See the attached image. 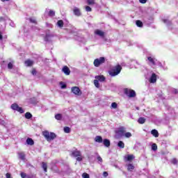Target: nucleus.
<instances>
[{
  "label": "nucleus",
  "mask_w": 178,
  "mask_h": 178,
  "mask_svg": "<svg viewBox=\"0 0 178 178\" xmlns=\"http://www.w3.org/2000/svg\"><path fill=\"white\" fill-rule=\"evenodd\" d=\"M83 178H90V175H88L87 172H84L82 174Z\"/></svg>",
  "instance_id": "f704fd0d"
},
{
  "label": "nucleus",
  "mask_w": 178,
  "mask_h": 178,
  "mask_svg": "<svg viewBox=\"0 0 178 178\" xmlns=\"http://www.w3.org/2000/svg\"><path fill=\"white\" fill-rule=\"evenodd\" d=\"M126 161H133L134 159V155L133 154H128L124 156Z\"/></svg>",
  "instance_id": "4468645a"
},
{
  "label": "nucleus",
  "mask_w": 178,
  "mask_h": 178,
  "mask_svg": "<svg viewBox=\"0 0 178 178\" xmlns=\"http://www.w3.org/2000/svg\"><path fill=\"white\" fill-rule=\"evenodd\" d=\"M42 167L44 172H47V165L45 163H42Z\"/></svg>",
  "instance_id": "c756f323"
},
{
  "label": "nucleus",
  "mask_w": 178,
  "mask_h": 178,
  "mask_svg": "<svg viewBox=\"0 0 178 178\" xmlns=\"http://www.w3.org/2000/svg\"><path fill=\"white\" fill-rule=\"evenodd\" d=\"M136 26H138V27H143V22L140 20H137L136 21Z\"/></svg>",
  "instance_id": "7c9ffc66"
},
{
  "label": "nucleus",
  "mask_w": 178,
  "mask_h": 178,
  "mask_svg": "<svg viewBox=\"0 0 178 178\" xmlns=\"http://www.w3.org/2000/svg\"><path fill=\"white\" fill-rule=\"evenodd\" d=\"M29 20L31 23H36L35 19L34 18H30Z\"/></svg>",
  "instance_id": "37998d69"
},
{
  "label": "nucleus",
  "mask_w": 178,
  "mask_h": 178,
  "mask_svg": "<svg viewBox=\"0 0 178 178\" xmlns=\"http://www.w3.org/2000/svg\"><path fill=\"white\" fill-rule=\"evenodd\" d=\"M95 34L96 35H99V37H104V35H105V33L99 29L95 30Z\"/></svg>",
  "instance_id": "9b49d317"
},
{
  "label": "nucleus",
  "mask_w": 178,
  "mask_h": 178,
  "mask_svg": "<svg viewBox=\"0 0 178 178\" xmlns=\"http://www.w3.org/2000/svg\"><path fill=\"white\" fill-rule=\"evenodd\" d=\"M111 107L113 108V109H116V108H118V104H116V102H113L111 104Z\"/></svg>",
  "instance_id": "c9c22d12"
},
{
  "label": "nucleus",
  "mask_w": 178,
  "mask_h": 178,
  "mask_svg": "<svg viewBox=\"0 0 178 178\" xmlns=\"http://www.w3.org/2000/svg\"><path fill=\"white\" fill-rule=\"evenodd\" d=\"M26 144H28V145H34V140L29 138L26 139Z\"/></svg>",
  "instance_id": "412c9836"
},
{
  "label": "nucleus",
  "mask_w": 178,
  "mask_h": 178,
  "mask_svg": "<svg viewBox=\"0 0 178 178\" xmlns=\"http://www.w3.org/2000/svg\"><path fill=\"white\" fill-rule=\"evenodd\" d=\"M127 166V170L129 172H133V170H134V165L133 164L129 163Z\"/></svg>",
  "instance_id": "f3484780"
},
{
  "label": "nucleus",
  "mask_w": 178,
  "mask_h": 178,
  "mask_svg": "<svg viewBox=\"0 0 178 178\" xmlns=\"http://www.w3.org/2000/svg\"><path fill=\"white\" fill-rule=\"evenodd\" d=\"M42 135L44 138H46L47 141H52L56 138V134L54 132H49L48 131H44L42 132Z\"/></svg>",
  "instance_id": "f257e3e1"
},
{
  "label": "nucleus",
  "mask_w": 178,
  "mask_h": 178,
  "mask_svg": "<svg viewBox=\"0 0 178 178\" xmlns=\"http://www.w3.org/2000/svg\"><path fill=\"white\" fill-rule=\"evenodd\" d=\"M25 118L26 119H31V118H33V115H31L30 113H26Z\"/></svg>",
  "instance_id": "393cba45"
},
{
  "label": "nucleus",
  "mask_w": 178,
  "mask_h": 178,
  "mask_svg": "<svg viewBox=\"0 0 178 178\" xmlns=\"http://www.w3.org/2000/svg\"><path fill=\"white\" fill-rule=\"evenodd\" d=\"M73 13L75 16H81V12H80V9L77 7L74 8Z\"/></svg>",
  "instance_id": "1a4fd4ad"
},
{
  "label": "nucleus",
  "mask_w": 178,
  "mask_h": 178,
  "mask_svg": "<svg viewBox=\"0 0 178 178\" xmlns=\"http://www.w3.org/2000/svg\"><path fill=\"white\" fill-rule=\"evenodd\" d=\"M11 108L13 109V111H17V112H19V113H24V111L22 107H19V105L17 104H13L11 105Z\"/></svg>",
  "instance_id": "6e6552de"
},
{
  "label": "nucleus",
  "mask_w": 178,
  "mask_h": 178,
  "mask_svg": "<svg viewBox=\"0 0 178 178\" xmlns=\"http://www.w3.org/2000/svg\"><path fill=\"white\" fill-rule=\"evenodd\" d=\"M95 80L93 81L95 86L96 88H99V82L104 83L105 80H106V78L104 76V75H97L95 76Z\"/></svg>",
  "instance_id": "f03ea898"
},
{
  "label": "nucleus",
  "mask_w": 178,
  "mask_h": 178,
  "mask_svg": "<svg viewBox=\"0 0 178 178\" xmlns=\"http://www.w3.org/2000/svg\"><path fill=\"white\" fill-rule=\"evenodd\" d=\"M19 159H21L22 161H26V154L24 152H19L18 153Z\"/></svg>",
  "instance_id": "ddd939ff"
},
{
  "label": "nucleus",
  "mask_w": 178,
  "mask_h": 178,
  "mask_svg": "<svg viewBox=\"0 0 178 178\" xmlns=\"http://www.w3.org/2000/svg\"><path fill=\"white\" fill-rule=\"evenodd\" d=\"M86 12H91L92 10V9L91 8V7L86 6L85 8Z\"/></svg>",
  "instance_id": "e433bc0d"
},
{
  "label": "nucleus",
  "mask_w": 178,
  "mask_h": 178,
  "mask_svg": "<svg viewBox=\"0 0 178 178\" xmlns=\"http://www.w3.org/2000/svg\"><path fill=\"white\" fill-rule=\"evenodd\" d=\"M103 144L104 145H105V147H110L111 146V141H109V140L108 139H104L103 140Z\"/></svg>",
  "instance_id": "a211bd4d"
},
{
  "label": "nucleus",
  "mask_w": 178,
  "mask_h": 178,
  "mask_svg": "<svg viewBox=\"0 0 178 178\" xmlns=\"http://www.w3.org/2000/svg\"><path fill=\"white\" fill-rule=\"evenodd\" d=\"M88 5H95V0H87Z\"/></svg>",
  "instance_id": "a878e982"
},
{
  "label": "nucleus",
  "mask_w": 178,
  "mask_h": 178,
  "mask_svg": "<svg viewBox=\"0 0 178 178\" xmlns=\"http://www.w3.org/2000/svg\"><path fill=\"white\" fill-rule=\"evenodd\" d=\"M57 26H58V27H63V21L62 20L58 21Z\"/></svg>",
  "instance_id": "c85d7f7f"
},
{
  "label": "nucleus",
  "mask_w": 178,
  "mask_h": 178,
  "mask_svg": "<svg viewBox=\"0 0 178 178\" xmlns=\"http://www.w3.org/2000/svg\"><path fill=\"white\" fill-rule=\"evenodd\" d=\"M49 16H51V17L55 16V11L50 10L49 11Z\"/></svg>",
  "instance_id": "2f4dec72"
},
{
  "label": "nucleus",
  "mask_w": 178,
  "mask_h": 178,
  "mask_svg": "<svg viewBox=\"0 0 178 178\" xmlns=\"http://www.w3.org/2000/svg\"><path fill=\"white\" fill-rule=\"evenodd\" d=\"M72 155L74 156H76V157L81 156V152L80 151H79V150H76V151L72 152Z\"/></svg>",
  "instance_id": "6ab92c4d"
},
{
  "label": "nucleus",
  "mask_w": 178,
  "mask_h": 178,
  "mask_svg": "<svg viewBox=\"0 0 178 178\" xmlns=\"http://www.w3.org/2000/svg\"><path fill=\"white\" fill-rule=\"evenodd\" d=\"M140 3H147V0H139Z\"/></svg>",
  "instance_id": "a18cd8bd"
},
{
  "label": "nucleus",
  "mask_w": 178,
  "mask_h": 178,
  "mask_svg": "<svg viewBox=\"0 0 178 178\" xmlns=\"http://www.w3.org/2000/svg\"><path fill=\"white\" fill-rule=\"evenodd\" d=\"M60 88L65 89L66 88V84L63 82H60Z\"/></svg>",
  "instance_id": "473e14b6"
},
{
  "label": "nucleus",
  "mask_w": 178,
  "mask_h": 178,
  "mask_svg": "<svg viewBox=\"0 0 178 178\" xmlns=\"http://www.w3.org/2000/svg\"><path fill=\"white\" fill-rule=\"evenodd\" d=\"M118 147L120 148H124V143H123V141H119L118 143Z\"/></svg>",
  "instance_id": "b1692460"
},
{
  "label": "nucleus",
  "mask_w": 178,
  "mask_h": 178,
  "mask_svg": "<svg viewBox=\"0 0 178 178\" xmlns=\"http://www.w3.org/2000/svg\"><path fill=\"white\" fill-rule=\"evenodd\" d=\"M152 151H156V149H158V146L156 144L154 143L152 145Z\"/></svg>",
  "instance_id": "cd10ccee"
},
{
  "label": "nucleus",
  "mask_w": 178,
  "mask_h": 178,
  "mask_svg": "<svg viewBox=\"0 0 178 178\" xmlns=\"http://www.w3.org/2000/svg\"><path fill=\"white\" fill-rule=\"evenodd\" d=\"M103 63H105V58L104 57H100L99 58L95 59L93 64L95 67H99Z\"/></svg>",
  "instance_id": "39448f33"
},
{
  "label": "nucleus",
  "mask_w": 178,
  "mask_h": 178,
  "mask_svg": "<svg viewBox=\"0 0 178 178\" xmlns=\"http://www.w3.org/2000/svg\"><path fill=\"white\" fill-rule=\"evenodd\" d=\"M103 176H104V177H108V172H103Z\"/></svg>",
  "instance_id": "49530a36"
},
{
  "label": "nucleus",
  "mask_w": 178,
  "mask_h": 178,
  "mask_svg": "<svg viewBox=\"0 0 178 178\" xmlns=\"http://www.w3.org/2000/svg\"><path fill=\"white\" fill-rule=\"evenodd\" d=\"M76 161H79V162L83 161V157H81V156H78Z\"/></svg>",
  "instance_id": "a19ab883"
},
{
  "label": "nucleus",
  "mask_w": 178,
  "mask_h": 178,
  "mask_svg": "<svg viewBox=\"0 0 178 178\" xmlns=\"http://www.w3.org/2000/svg\"><path fill=\"white\" fill-rule=\"evenodd\" d=\"M172 163H174V165H176V163H177V160H176V159H174L172 160Z\"/></svg>",
  "instance_id": "de8ad7c7"
},
{
  "label": "nucleus",
  "mask_w": 178,
  "mask_h": 178,
  "mask_svg": "<svg viewBox=\"0 0 178 178\" xmlns=\"http://www.w3.org/2000/svg\"><path fill=\"white\" fill-rule=\"evenodd\" d=\"M122 71V67L120 65H116L114 68L109 72L110 76L115 77V76H118Z\"/></svg>",
  "instance_id": "7ed1b4c3"
},
{
  "label": "nucleus",
  "mask_w": 178,
  "mask_h": 178,
  "mask_svg": "<svg viewBox=\"0 0 178 178\" xmlns=\"http://www.w3.org/2000/svg\"><path fill=\"white\" fill-rule=\"evenodd\" d=\"M3 37L2 36V33L0 32V40H2Z\"/></svg>",
  "instance_id": "8fccbe9b"
},
{
  "label": "nucleus",
  "mask_w": 178,
  "mask_h": 178,
  "mask_svg": "<svg viewBox=\"0 0 178 178\" xmlns=\"http://www.w3.org/2000/svg\"><path fill=\"white\" fill-rule=\"evenodd\" d=\"M26 176H27V175H26V173H24V172H22V173H21V177H22V178H26Z\"/></svg>",
  "instance_id": "c03bdc74"
},
{
  "label": "nucleus",
  "mask_w": 178,
  "mask_h": 178,
  "mask_svg": "<svg viewBox=\"0 0 178 178\" xmlns=\"http://www.w3.org/2000/svg\"><path fill=\"white\" fill-rule=\"evenodd\" d=\"M97 161L99 162V163H102V158L100 156H97Z\"/></svg>",
  "instance_id": "ea45409f"
},
{
  "label": "nucleus",
  "mask_w": 178,
  "mask_h": 178,
  "mask_svg": "<svg viewBox=\"0 0 178 178\" xmlns=\"http://www.w3.org/2000/svg\"><path fill=\"white\" fill-rule=\"evenodd\" d=\"M147 59L149 62L152 63V65H156V60H155L154 58H152V57H148Z\"/></svg>",
  "instance_id": "aec40b11"
},
{
  "label": "nucleus",
  "mask_w": 178,
  "mask_h": 178,
  "mask_svg": "<svg viewBox=\"0 0 178 178\" xmlns=\"http://www.w3.org/2000/svg\"><path fill=\"white\" fill-rule=\"evenodd\" d=\"M55 119H56V120H60L62 119V114H56Z\"/></svg>",
  "instance_id": "bb28decb"
},
{
  "label": "nucleus",
  "mask_w": 178,
  "mask_h": 178,
  "mask_svg": "<svg viewBox=\"0 0 178 178\" xmlns=\"http://www.w3.org/2000/svg\"><path fill=\"white\" fill-rule=\"evenodd\" d=\"M124 94H126V95L129 98H134V97H136V91L131 89H124Z\"/></svg>",
  "instance_id": "423d86ee"
},
{
  "label": "nucleus",
  "mask_w": 178,
  "mask_h": 178,
  "mask_svg": "<svg viewBox=\"0 0 178 178\" xmlns=\"http://www.w3.org/2000/svg\"><path fill=\"white\" fill-rule=\"evenodd\" d=\"M62 71L63 72V73H65V74H66V76H69V74H70V70L69 69V67H67V66H65L64 67H63Z\"/></svg>",
  "instance_id": "f8f14e48"
},
{
  "label": "nucleus",
  "mask_w": 178,
  "mask_h": 178,
  "mask_svg": "<svg viewBox=\"0 0 178 178\" xmlns=\"http://www.w3.org/2000/svg\"><path fill=\"white\" fill-rule=\"evenodd\" d=\"M13 63H9L8 64V69H13Z\"/></svg>",
  "instance_id": "58836bf2"
},
{
  "label": "nucleus",
  "mask_w": 178,
  "mask_h": 178,
  "mask_svg": "<svg viewBox=\"0 0 178 178\" xmlns=\"http://www.w3.org/2000/svg\"><path fill=\"white\" fill-rule=\"evenodd\" d=\"M149 81L152 83H156V74H155V73L152 74Z\"/></svg>",
  "instance_id": "9d476101"
},
{
  "label": "nucleus",
  "mask_w": 178,
  "mask_h": 178,
  "mask_svg": "<svg viewBox=\"0 0 178 178\" xmlns=\"http://www.w3.org/2000/svg\"><path fill=\"white\" fill-rule=\"evenodd\" d=\"M31 74H33V76H35V74H37V71L33 69L31 71Z\"/></svg>",
  "instance_id": "79ce46f5"
},
{
  "label": "nucleus",
  "mask_w": 178,
  "mask_h": 178,
  "mask_svg": "<svg viewBox=\"0 0 178 178\" xmlns=\"http://www.w3.org/2000/svg\"><path fill=\"white\" fill-rule=\"evenodd\" d=\"M25 66L29 67V66H31L32 65H34V61L31 60H26L24 62Z\"/></svg>",
  "instance_id": "2eb2a0df"
},
{
  "label": "nucleus",
  "mask_w": 178,
  "mask_h": 178,
  "mask_svg": "<svg viewBox=\"0 0 178 178\" xmlns=\"http://www.w3.org/2000/svg\"><path fill=\"white\" fill-rule=\"evenodd\" d=\"M151 134H152V136H154V137H159V133H158V131L156 129H152L151 131Z\"/></svg>",
  "instance_id": "dca6fc26"
},
{
  "label": "nucleus",
  "mask_w": 178,
  "mask_h": 178,
  "mask_svg": "<svg viewBox=\"0 0 178 178\" xmlns=\"http://www.w3.org/2000/svg\"><path fill=\"white\" fill-rule=\"evenodd\" d=\"M95 141H96V143H102V137H101L100 136H97L95 137Z\"/></svg>",
  "instance_id": "4be33fe9"
},
{
  "label": "nucleus",
  "mask_w": 178,
  "mask_h": 178,
  "mask_svg": "<svg viewBox=\"0 0 178 178\" xmlns=\"http://www.w3.org/2000/svg\"><path fill=\"white\" fill-rule=\"evenodd\" d=\"M1 2H6V1H8L9 0H1Z\"/></svg>",
  "instance_id": "3c124183"
},
{
  "label": "nucleus",
  "mask_w": 178,
  "mask_h": 178,
  "mask_svg": "<svg viewBox=\"0 0 178 178\" xmlns=\"http://www.w3.org/2000/svg\"><path fill=\"white\" fill-rule=\"evenodd\" d=\"M6 178H12V177H10V174H9V173H7V174L6 175Z\"/></svg>",
  "instance_id": "09e8293b"
},
{
  "label": "nucleus",
  "mask_w": 178,
  "mask_h": 178,
  "mask_svg": "<svg viewBox=\"0 0 178 178\" xmlns=\"http://www.w3.org/2000/svg\"><path fill=\"white\" fill-rule=\"evenodd\" d=\"M72 92L74 94V95H76V97H80L83 94L81 92V90L79 87L74 86L71 88Z\"/></svg>",
  "instance_id": "0eeeda50"
},
{
  "label": "nucleus",
  "mask_w": 178,
  "mask_h": 178,
  "mask_svg": "<svg viewBox=\"0 0 178 178\" xmlns=\"http://www.w3.org/2000/svg\"><path fill=\"white\" fill-rule=\"evenodd\" d=\"M126 131V129H124V127H120L119 128L118 131H117V134H120V136H124V137H126V138H130V137H131V133L130 132H127L124 134V132Z\"/></svg>",
  "instance_id": "20e7f679"
},
{
  "label": "nucleus",
  "mask_w": 178,
  "mask_h": 178,
  "mask_svg": "<svg viewBox=\"0 0 178 178\" xmlns=\"http://www.w3.org/2000/svg\"><path fill=\"white\" fill-rule=\"evenodd\" d=\"M163 23H165V24H172V22H170L168 19H163Z\"/></svg>",
  "instance_id": "4c0bfd02"
},
{
  "label": "nucleus",
  "mask_w": 178,
  "mask_h": 178,
  "mask_svg": "<svg viewBox=\"0 0 178 178\" xmlns=\"http://www.w3.org/2000/svg\"><path fill=\"white\" fill-rule=\"evenodd\" d=\"M138 122L140 123V124H144V123H145V118H140Z\"/></svg>",
  "instance_id": "5701e85b"
},
{
  "label": "nucleus",
  "mask_w": 178,
  "mask_h": 178,
  "mask_svg": "<svg viewBox=\"0 0 178 178\" xmlns=\"http://www.w3.org/2000/svg\"><path fill=\"white\" fill-rule=\"evenodd\" d=\"M65 133H70V128L69 127H64Z\"/></svg>",
  "instance_id": "72a5a7b5"
}]
</instances>
